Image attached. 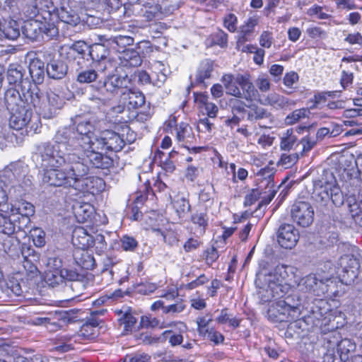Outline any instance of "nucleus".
Returning <instances> with one entry per match:
<instances>
[{"label": "nucleus", "mask_w": 362, "mask_h": 362, "mask_svg": "<svg viewBox=\"0 0 362 362\" xmlns=\"http://www.w3.org/2000/svg\"><path fill=\"white\" fill-rule=\"evenodd\" d=\"M83 311L81 309H70L65 310L61 315V319L66 324H73L83 321Z\"/></svg>", "instance_id": "obj_41"}, {"label": "nucleus", "mask_w": 362, "mask_h": 362, "mask_svg": "<svg viewBox=\"0 0 362 362\" xmlns=\"http://www.w3.org/2000/svg\"><path fill=\"white\" fill-rule=\"evenodd\" d=\"M206 43L210 47L219 46L221 48L228 46V34L221 29L211 33L206 38Z\"/></svg>", "instance_id": "obj_34"}, {"label": "nucleus", "mask_w": 362, "mask_h": 362, "mask_svg": "<svg viewBox=\"0 0 362 362\" xmlns=\"http://www.w3.org/2000/svg\"><path fill=\"white\" fill-rule=\"evenodd\" d=\"M52 8H49L48 13H45L47 21L45 25L41 27V32L44 33L49 37H53L58 35L57 25L59 22L66 24L76 25L78 21V17L76 14L67 11L64 7L59 8L56 7L52 2Z\"/></svg>", "instance_id": "obj_5"}, {"label": "nucleus", "mask_w": 362, "mask_h": 362, "mask_svg": "<svg viewBox=\"0 0 362 362\" xmlns=\"http://www.w3.org/2000/svg\"><path fill=\"white\" fill-rule=\"evenodd\" d=\"M6 38L8 40H16L20 35V26L15 20H10L7 23L2 25L1 28Z\"/></svg>", "instance_id": "obj_37"}, {"label": "nucleus", "mask_w": 362, "mask_h": 362, "mask_svg": "<svg viewBox=\"0 0 362 362\" xmlns=\"http://www.w3.org/2000/svg\"><path fill=\"white\" fill-rule=\"evenodd\" d=\"M71 242L76 247L87 250L93 247L95 238L83 227L77 226L72 231Z\"/></svg>", "instance_id": "obj_19"}, {"label": "nucleus", "mask_w": 362, "mask_h": 362, "mask_svg": "<svg viewBox=\"0 0 362 362\" xmlns=\"http://www.w3.org/2000/svg\"><path fill=\"white\" fill-rule=\"evenodd\" d=\"M329 190L330 192L329 195L327 191H326V194L329 197L332 203L337 207L343 205L344 202V197L341 189L337 185H332Z\"/></svg>", "instance_id": "obj_46"}, {"label": "nucleus", "mask_w": 362, "mask_h": 362, "mask_svg": "<svg viewBox=\"0 0 362 362\" xmlns=\"http://www.w3.org/2000/svg\"><path fill=\"white\" fill-rule=\"evenodd\" d=\"M11 112L12 113L9 119L11 128L16 131H25L26 124L29 122V108H21L18 112Z\"/></svg>", "instance_id": "obj_27"}, {"label": "nucleus", "mask_w": 362, "mask_h": 362, "mask_svg": "<svg viewBox=\"0 0 362 362\" xmlns=\"http://www.w3.org/2000/svg\"><path fill=\"white\" fill-rule=\"evenodd\" d=\"M335 96L336 91H322L315 93L308 102L310 103L309 108L311 110L317 108L320 105L325 103L328 98H333Z\"/></svg>", "instance_id": "obj_38"}, {"label": "nucleus", "mask_w": 362, "mask_h": 362, "mask_svg": "<svg viewBox=\"0 0 362 362\" xmlns=\"http://www.w3.org/2000/svg\"><path fill=\"white\" fill-rule=\"evenodd\" d=\"M173 6L172 5H163L158 4L153 1H149L144 4V8L141 9L143 16L148 21L153 20L160 14L168 15L172 12Z\"/></svg>", "instance_id": "obj_21"}, {"label": "nucleus", "mask_w": 362, "mask_h": 362, "mask_svg": "<svg viewBox=\"0 0 362 362\" xmlns=\"http://www.w3.org/2000/svg\"><path fill=\"white\" fill-rule=\"evenodd\" d=\"M298 154L296 153L291 154L283 153L278 160L276 165L287 169L295 165L298 160Z\"/></svg>", "instance_id": "obj_51"}, {"label": "nucleus", "mask_w": 362, "mask_h": 362, "mask_svg": "<svg viewBox=\"0 0 362 362\" xmlns=\"http://www.w3.org/2000/svg\"><path fill=\"white\" fill-rule=\"evenodd\" d=\"M179 123L177 122V117L175 114H171L168 119L163 122V130L165 133L173 134V131H177Z\"/></svg>", "instance_id": "obj_61"}, {"label": "nucleus", "mask_w": 362, "mask_h": 362, "mask_svg": "<svg viewBox=\"0 0 362 362\" xmlns=\"http://www.w3.org/2000/svg\"><path fill=\"white\" fill-rule=\"evenodd\" d=\"M221 81L223 84L227 95H232L228 100V105L233 115L246 114L248 105L243 100L252 101L257 95L249 73H228L221 76Z\"/></svg>", "instance_id": "obj_1"}, {"label": "nucleus", "mask_w": 362, "mask_h": 362, "mask_svg": "<svg viewBox=\"0 0 362 362\" xmlns=\"http://www.w3.org/2000/svg\"><path fill=\"white\" fill-rule=\"evenodd\" d=\"M21 94L15 87H8L4 93V103L9 112H18L21 108L41 110L45 103V95L38 86L28 83L22 85Z\"/></svg>", "instance_id": "obj_3"}, {"label": "nucleus", "mask_w": 362, "mask_h": 362, "mask_svg": "<svg viewBox=\"0 0 362 362\" xmlns=\"http://www.w3.org/2000/svg\"><path fill=\"white\" fill-rule=\"evenodd\" d=\"M29 73L33 83L37 86L43 82L45 78V64L40 59H35L30 62L29 64Z\"/></svg>", "instance_id": "obj_29"}, {"label": "nucleus", "mask_w": 362, "mask_h": 362, "mask_svg": "<svg viewBox=\"0 0 362 362\" xmlns=\"http://www.w3.org/2000/svg\"><path fill=\"white\" fill-rule=\"evenodd\" d=\"M214 71V62L210 59L202 60L197 70L194 84L203 85L206 87L205 80L211 77Z\"/></svg>", "instance_id": "obj_26"}, {"label": "nucleus", "mask_w": 362, "mask_h": 362, "mask_svg": "<svg viewBox=\"0 0 362 362\" xmlns=\"http://www.w3.org/2000/svg\"><path fill=\"white\" fill-rule=\"evenodd\" d=\"M341 339L342 338L339 332L336 329H333L326 334V336L324 337V341L327 346V349H335Z\"/></svg>", "instance_id": "obj_49"}, {"label": "nucleus", "mask_w": 362, "mask_h": 362, "mask_svg": "<svg viewBox=\"0 0 362 362\" xmlns=\"http://www.w3.org/2000/svg\"><path fill=\"white\" fill-rule=\"evenodd\" d=\"M335 286L332 277H322L319 274H310L303 279L302 290L311 296L326 298L334 293L331 286Z\"/></svg>", "instance_id": "obj_6"}, {"label": "nucleus", "mask_w": 362, "mask_h": 362, "mask_svg": "<svg viewBox=\"0 0 362 362\" xmlns=\"http://www.w3.org/2000/svg\"><path fill=\"white\" fill-rule=\"evenodd\" d=\"M308 110L305 108H300L293 110L286 117V122L287 124L292 125L300 119L305 117Z\"/></svg>", "instance_id": "obj_58"}, {"label": "nucleus", "mask_w": 362, "mask_h": 362, "mask_svg": "<svg viewBox=\"0 0 362 362\" xmlns=\"http://www.w3.org/2000/svg\"><path fill=\"white\" fill-rule=\"evenodd\" d=\"M243 319L238 316H234L230 312L228 308H222L219 314L216 317V322L220 325H228L232 329H236L240 327Z\"/></svg>", "instance_id": "obj_24"}, {"label": "nucleus", "mask_w": 362, "mask_h": 362, "mask_svg": "<svg viewBox=\"0 0 362 362\" xmlns=\"http://www.w3.org/2000/svg\"><path fill=\"white\" fill-rule=\"evenodd\" d=\"M314 215V209L308 202L296 201L291 206V218L298 226L307 228L311 226Z\"/></svg>", "instance_id": "obj_11"}, {"label": "nucleus", "mask_w": 362, "mask_h": 362, "mask_svg": "<svg viewBox=\"0 0 362 362\" xmlns=\"http://www.w3.org/2000/svg\"><path fill=\"white\" fill-rule=\"evenodd\" d=\"M165 342L167 341L171 346H177L182 344L184 337L181 331L175 332L173 329H166L162 332Z\"/></svg>", "instance_id": "obj_42"}, {"label": "nucleus", "mask_w": 362, "mask_h": 362, "mask_svg": "<svg viewBox=\"0 0 362 362\" xmlns=\"http://www.w3.org/2000/svg\"><path fill=\"white\" fill-rule=\"evenodd\" d=\"M349 185L350 194L346 199L349 212L355 223L362 226V180L357 177L351 178Z\"/></svg>", "instance_id": "obj_7"}, {"label": "nucleus", "mask_w": 362, "mask_h": 362, "mask_svg": "<svg viewBox=\"0 0 362 362\" xmlns=\"http://www.w3.org/2000/svg\"><path fill=\"white\" fill-rule=\"evenodd\" d=\"M120 247L124 252H134L139 247V243L136 239L129 235H123L120 239Z\"/></svg>", "instance_id": "obj_45"}, {"label": "nucleus", "mask_w": 362, "mask_h": 362, "mask_svg": "<svg viewBox=\"0 0 362 362\" xmlns=\"http://www.w3.org/2000/svg\"><path fill=\"white\" fill-rule=\"evenodd\" d=\"M45 281L52 287L63 284V274H62L61 269H48L45 273Z\"/></svg>", "instance_id": "obj_43"}, {"label": "nucleus", "mask_w": 362, "mask_h": 362, "mask_svg": "<svg viewBox=\"0 0 362 362\" xmlns=\"http://www.w3.org/2000/svg\"><path fill=\"white\" fill-rule=\"evenodd\" d=\"M57 163L58 160L53 155L49 157L48 163L43 170L42 181L50 186L69 189L66 170L59 169Z\"/></svg>", "instance_id": "obj_10"}, {"label": "nucleus", "mask_w": 362, "mask_h": 362, "mask_svg": "<svg viewBox=\"0 0 362 362\" xmlns=\"http://www.w3.org/2000/svg\"><path fill=\"white\" fill-rule=\"evenodd\" d=\"M157 288L158 286L156 284L148 281L141 282L134 286L135 291L141 295L151 294L157 289Z\"/></svg>", "instance_id": "obj_53"}, {"label": "nucleus", "mask_w": 362, "mask_h": 362, "mask_svg": "<svg viewBox=\"0 0 362 362\" xmlns=\"http://www.w3.org/2000/svg\"><path fill=\"white\" fill-rule=\"evenodd\" d=\"M124 59L130 66H137L141 63L139 53L134 49H127L124 52Z\"/></svg>", "instance_id": "obj_62"}, {"label": "nucleus", "mask_w": 362, "mask_h": 362, "mask_svg": "<svg viewBox=\"0 0 362 362\" xmlns=\"http://www.w3.org/2000/svg\"><path fill=\"white\" fill-rule=\"evenodd\" d=\"M190 220L192 223L197 225L204 233L208 226V216L206 213H194L192 214Z\"/></svg>", "instance_id": "obj_54"}, {"label": "nucleus", "mask_w": 362, "mask_h": 362, "mask_svg": "<svg viewBox=\"0 0 362 362\" xmlns=\"http://www.w3.org/2000/svg\"><path fill=\"white\" fill-rule=\"evenodd\" d=\"M115 313L119 316L118 322L120 326L124 327V331L126 332H132L137 321L132 309L127 307L124 310H115Z\"/></svg>", "instance_id": "obj_28"}, {"label": "nucleus", "mask_w": 362, "mask_h": 362, "mask_svg": "<svg viewBox=\"0 0 362 362\" xmlns=\"http://www.w3.org/2000/svg\"><path fill=\"white\" fill-rule=\"evenodd\" d=\"M152 193L154 195V192L149 180H146L141 189L136 192V197L133 203L137 204L139 207H143L144 204L148 199V195Z\"/></svg>", "instance_id": "obj_35"}, {"label": "nucleus", "mask_w": 362, "mask_h": 362, "mask_svg": "<svg viewBox=\"0 0 362 362\" xmlns=\"http://www.w3.org/2000/svg\"><path fill=\"white\" fill-rule=\"evenodd\" d=\"M49 8L53 9L52 0H32L23 7L25 18L27 20H35L34 23H28L24 26V33L28 37L34 39L37 37L36 35H32L31 30H33L34 34L37 28L41 32V27L45 25L47 21L44 13H48Z\"/></svg>", "instance_id": "obj_4"}, {"label": "nucleus", "mask_w": 362, "mask_h": 362, "mask_svg": "<svg viewBox=\"0 0 362 362\" xmlns=\"http://www.w3.org/2000/svg\"><path fill=\"white\" fill-rule=\"evenodd\" d=\"M99 325L100 321L97 318L88 319L74 334L69 337V339H74V342H91L99 335Z\"/></svg>", "instance_id": "obj_14"}, {"label": "nucleus", "mask_w": 362, "mask_h": 362, "mask_svg": "<svg viewBox=\"0 0 362 362\" xmlns=\"http://www.w3.org/2000/svg\"><path fill=\"white\" fill-rule=\"evenodd\" d=\"M177 325H180L184 328H186V325L185 322L181 321L172 322L170 324H165L164 322H160V320L153 316L151 314H146L142 315L140 319L139 326L141 328L145 329H163L170 326H176Z\"/></svg>", "instance_id": "obj_23"}, {"label": "nucleus", "mask_w": 362, "mask_h": 362, "mask_svg": "<svg viewBox=\"0 0 362 362\" xmlns=\"http://www.w3.org/2000/svg\"><path fill=\"white\" fill-rule=\"evenodd\" d=\"M323 362H345L337 354L336 349H327L326 353L323 356Z\"/></svg>", "instance_id": "obj_64"}, {"label": "nucleus", "mask_w": 362, "mask_h": 362, "mask_svg": "<svg viewBox=\"0 0 362 362\" xmlns=\"http://www.w3.org/2000/svg\"><path fill=\"white\" fill-rule=\"evenodd\" d=\"M170 204L177 219L180 221H182L191 209L189 200L184 197H175L171 201Z\"/></svg>", "instance_id": "obj_30"}, {"label": "nucleus", "mask_w": 362, "mask_h": 362, "mask_svg": "<svg viewBox=\"0 0 362 362\" xmlns=\"http://www.w3.org/2000/svg\"><path fill=\"white\" fill-rule=\"evenodd\" d=\"M33 109H29V122L26 124L25 132L27 135L37 134L40 132L42 127V123L38 116L33 115L32 110ZM37 110V109H35ZM38 110H40L37 108Z\"/></svg>", "instance_id": "obj_39"}, {"label": "nucleus", "mask_w": 362, "mask_h": 362, "mask_svg": "<svg viewBox=\"0 0 362 362\" xmlns=\"http://www.w3.org/2000/svg\"><path fill=\"white\" fill-rule=\"evenodd\" d=\"M276 173L274 162L269 160L266 166L261 168L256 173V182L259 188L275 187L274 176Z\"/></svg>", "instance_id": "obj_17"}, {"label": "nucleus", "mask_w": 362, "mask_h": 362, "mask_svg": "<svg viewBox=\"0 0 362 362\" xmlns=\"http://www.w3.org/2000/svg\"><path fill=\"white\" fill-rule=\"evenodd\" d=\"M297 141V136L294 134L293 128L287 129L280 141V148L289 151Z\"/></svg>", "instance_id": "obj_40"}, {"label": "nucleus", "mask_w": 362, "mask_h": 362, "mask_svg": "<svg viewBox=\"0 0 362 362\" xmlns=\"http://www.w3.org/2000/svg\"><path fill=\"white\" fill-rule=\"evenodd\" d=\"M344 41L349 45L362 47V34L359 32L350 33L344 37Z\"/></svg>", "instance_id": "obj_63"}, {"label": "nucleus", "mask_w": 362, "mask_h": 362, "mask_svg": "<svg viewBox=\"0 0 362 362\" xmlns=\"http://www.w3.org/2000/svg\"><path fill=\"white\" fill-rule=\"evenodd\" d=\"M210 281L209 278L204 274H199L195 279L188 282L184 286L185 290L192 291L198 287L202 286Z\"/></svg>", "instance_id": "obj_55"}, {"label": "nucleus", "mask_w": 362, "mask_h": 362, "mask_svg": "<svg viewBox=\"0 0 362 362\" xmlns=\"http://www.w3.org/2000/svg\"><path fill=\"white\" fill-rule=\"evenodd\" d=\"M300 238L298 230L293 225L284 223L277 232V241L281 247L292 249L296 246Z\"/></svg>", "instance_id": "obj_16"}, {"label": "nucleus", "mask_w": 362, "mask_h": 362, "mask_svg": "<svg viewBox=\"0 0 362 362\" xmlns=\"http://www.w3.org/2000/svg\"><path fill=\"white\" fill-rule=\"evenodd\" d=\"M151 356L146 353H133L124 356V362H151Z\"/></svg>", "instance_id": "obj_59"}, {"label": "nucleus", "mask_w": 362, "mask_h": 362, "mask_svg": "<svg viewBox=\"0 0 362 362\" xmlns=\"http://www.w3.org/2000/svg\"><path fill=\"white\" fill-rule=\"evenodd\" d=\"M11 212L13 215L19 214L29 219L30 216L35 213V207L31 203L24 199H20L11 204Z\"/></svg>", "instance_id": "obj_31"}, {"label": "nucleus", "mask_w": 362, "mask_h": 362, "mask_svg": "<svg viewBox=\"0 0 362 362\" xmlns=\"http://www.w3.org/2000/svg\"><path fill=\"white\" fill-rule=\"evenodd\" d=\"M262 192L259 188L252 189L245 197L243 205L245 207L250 206L256 203L261 197Z\"/></svg>", "instance_id": "obj_57"}, {"label": "nucleus", "mask_w": 362, "mask_h": 362, "mask_svg": "<svg viewBox=\"0 0 362 362\" xmlns=\"http://www.w3.org/2000/svg\"><path fill=\"white\" fill-rule=\"evenodd\" d=\"M66 170L69 189L74 191L83 182L90 171L88 165L82 160L71 163Z\"/></svg>", "instance_id": "obj_15"}, {"label": "nucleus", "mask_w": 362, "mask_h": 362, "mask_svg": "<svg viewBox=\"0 0 362 362\" xmlns=\"http://www.w3.org/2000/svg\"><path fill=\"white\" fill-rule=\"evenodd\" d=\"M105 187L104 180L98 176H87L83 182L78 185L75 191V194H97L102 192Z\"/></svg>", "instance_id": "obj_18"}, {"label": "nucleus", "mask_w": 362, "mask_h": 362, "mask_svg": "<svg viewBox=\"0 0 362 362\" xmlns=\"http://www.w3.org/2000/svg\"><path fill=\"white\" fill-rule=\"evenodd\" d=\"M67 72V66L62 61H52L47 66L48 76L54 79L62 78Z\"/></svg>", "instance_id": "obj_32"}, {"label": "nucleus", "mask_w": 362, "mask_h": 362, "mask_svg": "<svg viewBox=\"0 0 362 362\" xmlns=\"http://www.w3.org/2000/svg\"><path fill=\"white\" fill-rule=\"evenodd\" d=\"M175 138L178 143H181L182 146H189L196 141V137L192 127L185 122L179 123L175 133Z\"/></svg>", "instance_id": "obj_22"}, {"label": "nucleus", "mask_w": 362, "mask_h": 362, "mask_svg": "<svg viewBox=\"0 0 362 362\" xmlns=\"http://www.w3.org/2000/svg\"><path fill=\"white\" fill-rule=\"evenodd\" d=\"M194 100L197 104L199 112L209 118H216L218 112V106L209 100V96L206 93L194 92Z\"/></svg>", "instance_id": "obj_20"}, {"label": "nucleus", "mask_w": 362, "mask_h": 362, "mask_svg": "<svg viewBox=\"0 0 362 362\" xmlns=\"http://www.w3.org/2000/svg\"><path fill=\"white\" fill-rule=\"evenodd\" d=\"M14 176L11 170H4L0 173V206L8 200L7 189Z\"/></svg>", "instance_id": "obj_33"}, {"label": "nucleus", "mask_w": 362, "mask_h": 362, "mask_svg": "<svg viewBox=\"0 0 362 362\" xmlns=\"http://www.w3.org/2000/svg\"><path fill=\"white\" fill-rule=\"evenodd\" d=\"M186 304L182 299L165 307L163 314L174 315L182 313L186 309Z\"/></svg>", "instance_id": "obj_52"}, {"label": "nucleus", "mask_w": 362, "mask_h": 362, "mask_svg": "<svg viewBox=\"0 0 362 362\" xmlns=\"http://www.w3.org/2000/svg\"><path fill=\"white\" fill-rule=\"evenodd\" d=\"M285 269L286 267L284 266L277 267L275 269V273L268 274L266 279L267 281L266 288L267 298L266 300L274 301L272 305L273 308L276 310L279 315L285 316V317L280 318L281 321L291 320L288 317L298 310L297 306L291 305L283 299L291 288L290 284L285 279V276H282L281 270L286 274Z\"/></svg>", "instance_id": "obj_2"}, {"label": "nucleus", "mask_w": 362, "mask_h": 362, "mask_svg": "<svg viewBox=\"0 0 362 362\" xmlns=\"http://www.w3.org/2000/svg\"><path fill=\"white\" fill-rule=\"evenodd\" d=\"M95 142L98 144L97 148L108 152H119L125 145L124 139L121 136L112 130H104L100 134L95 137Z\"/></svg>", "instance_id": "obj_13"}, {"label": "nucleus", "mask_w": 362, "mask_h": 362, "mask_svg": "<svg viewBox=\"0 0 362 362\" xmlns=\"http://www.w3.org/2000/svg\"><path fill=\"white\" fill-rule=\"evenodd\" d=\"M24 69L23 66L18 64H11L7 70V80L10 86L26 85L31 83L28 80H23Z\"/></svg>", "instance_id": "obj_25"}, {"label": "nucleus", "mask_w": 362, "mask_h": 362, "mask_svg": "<svg viewBox=\"0 0 362 362\" xmlns=\"http://www.w3.org/2000/svg\"><path fill=\"white\" fill-rule=\"evenodd\" d=\"M202 257L206 266L210 267L218 259L219 253L217 248L212 245L203 251Z\"/></svg>", "instance_id": "obj_48"}, {"label": "nucleus", "mask_w": 362, "mask_h": 362, "mask_svg": "<svg viewBox=\"0 0 362 362\" xmlns=\"http://www.w3.org/2000/svg\"><path fill=\"white\" fill-rule=\"evenodd\" d=\"M30 237L36 247H42L45 245V233L40 228H35L31 230Z\"/></svg>", "instance_id": "obj_56"}, {"label": "nucleus", "mask_w": 362, "mask_h": 362, "mask_svg": "<svg viewBox=\"0 0 362 362\" xmlns=\"http://www.w3.org/2000/svg\"><path fill=\"white\" fill-rule=\"evenodd\" d=\"M21 251L23 257V267L26 279L28 281L37 278L40 273L37 263L40 261V254L26 243L21 245Z\"/></svg>", "instance_id": "obj_12"}, {"label": "nucleus", "mask_w": 362, "mask_h": 362, "mask_svg": "<svg viewBox=\"0 0 362 362\" xmlns=\"http://www.w3.org/2000/svg\"><path fill=\"white\" fill-rule=\"evenodd\" d=\"M93 216V209L90 205L84 204L80 206L76 212V218L80 223H86L91 221Z\"/></svg>", "instance_id": "obj_47"}, {"label": "nucleus", "mask_w": 362, "mask_h": 362, "mask_svg": "<svg viewBox=\"0 0 362 362\" xmlns=\"http://www.w3.org/2000/svg\"><path fill=\"white\" fill-rule=\"evenodd\" d=\"M81 160L89 168L110 170L114 167L113 158L107 153L99 152L94 147V142H88L87 148H83Z\"/></svg>", "instance_id": "obj_8"}, {"label": "nucleus", "mask_w": 362, "mask_h": 362, "mask_svg": "<svg viewBox=\"0 0 362 362\" xmlns=\"http://www.w3.org/2000/svg\"><path fill=\"white\" fill-rule=\"evenodd\" d=\"M356 349V344L351 339L344 338L337 346L335 349L337 354L340 355L342 360L346 362L350 356V354Z\"/></svg>", "instance_id": "obj_36"}, {"label": "nucleus", "mask_w": 362, "mask_h": 362, "mask_svg": "<svg viewBox=\"0 0 362 362\" xmlns=\"http://www.w3.org/2000/svg\"><path fill=\"white\" fill-rule=\"evenodd\" d=\"M76 131L80 135L86 136L88 139V144L89 141L93 142L91 136L94 133V127L90 121L83 120L78 122L76 125Z\"/></svg>", "instance_id": "obj_44"}, {"label": "nucleus", "mask_w": 362, "mask_h": 362, "mask_svg": "<svg viewBox=\"0 0 362 362\" xmlns=\"http://www.w3.org/2000/svg\"><path fill=\"white\" fill-rule=\"evenodd\" d=\"M246 113L247 119L250 121L261 119L266 117V111L256 105H249Z\"/></svg>", "instance_id": "obj_50"}, {"label": "nucleus", "mask_w": 362, "mask_h": 362, "mask_svg": "<svg viewBox=\"0 0 362 362\" xmlns=\"http://www.w3.org/2000/svg\"><path fill=\"white\" fill-rule=\"evenodd\" d=\"M212 321V315L210 313L198 317L197 319V332L199 337L207 341L212 346L223 345L226 340L225 336L217 330L214 326H210V323Z\"/></svg>", "instance_id": "obj_9"}, {"label": "nucleus", "mask_w": 362, "mask_h": 362, "mask_svg": "<svg viewBox=\"0 0 362 362\" xmlns=\"http://www.w3.org/2000/svg\"><path fill=\"white\" fill-rule=\"evenodd\" d=\"M97 77L98 74L95 70H85L78 74L77 81L81 83H88L95 81Z\"/></svg>", "instance_id": "obj_60"}]
</instances>
